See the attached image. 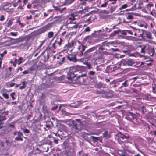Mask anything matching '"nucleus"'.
<instances>
[{
    "mask_svg": "<svg viewBox=\"0 0 156 156\" xmlns=\"http://www.w3.org/2000/svg\"><path fill=\"white\" fill-rule=\"evenodd\" d=\"M90 30L89 27H88L85 29L84 30V32H89Z\"/></svg>",
    "mask_w": 156,
    "mask_h": 156,
    "instance_id": "58",
    "label": "nucleus"
},
{
    "mask_svg": "<svg viewBox=\"0 0 156 156\" xmlns=\"http://www.w3.org/2000/svg\"><path fill=\"white\" fill-rule=\"evenodd\" d=\"M46 50H45L44 51L39 57L41 58L40 62L41 63L45 62L49 58V55L48 53L46 54L45 52Z\"/></svg>",
    "mask_w": 156,
    "mask_h": 156,
    "instance_id": "10",
    "label": "nucleus"
},
{
    "mask_svg": "<svg viewBox=\"0 0 156 156\" xmlns=\"http://www.w3.org/2000/svg\"><path fill=\"white\" fill-rule=\"evenodd\" d=\"M74 45L73 42L71 43H68L67 44H66L64 46V50L66 51L69 48L72 47Z\"/></svg>",
    "mask_w": 156,
    "mask_h": 156,
    "instance_id": "24",
    "label": "nucleus"
},
{
    "mask_svg": "<svg viewBox=\"0 0 156 156\" xmlns=\"http://www.w3.org/2000/svg\"><path fill=\"white\" fill-rule=\"evenodd\" d=\"M111 91H105L103 90H102L101 95L102 97H105L106 98H108L111 97V96L109 95L111 94Z\"/></svg>",
    "mask_w": 156,
    "mask_h": 156,
    "instance_id": "20",
    "label": "nucleus"
},
{
    "mask_svg": "<svg viewBox=\"0 0 156 156\" xmlns=\"http://www.w3.org/2000/svg\"><path fill=\"white\" fill-rule=\"evenodd\" d=\"M53 23L51 22L48 23L47 25L42 27L41 29L42 31L43 32L46 31L53 26Z\"/></svg>",
    "mask_w": 156,
    "mask_h": 156,
    "instance_id": "17",
    "label": "nucleus"
},
{
    "mask_svg": "<svg viewBox=\"0 0 156 156\" xmlns=\"http://www.w3.org/2000/svg\"><path fill=\"white\" fill-rule=\"evenodd\" d=\"M5 20V17L4 15H2L0 17V21H2Z\"/></svg>",
    "mask_w": 156,
    "mask_h": 156,
    "instance_id": "61",
    "label": "nucleus"
},
{
    "mask_svg": "<svg viewBox=\"0 0 156 156\" xmlns=\"http://www.w3.org/2000/svg\"><path fill=\"white\" fill-rule=\"evenodd\" d=\"M76 0H65L62 3V6H68L73 3Z\"/></svg>",
    "mask_w": 156,
    "mask_h": 156,
    "instance_id": "21",
    "label": "nucleus"
},
{
    "mask_svg": "<svg viewBox=\"0 0 156 156\" xmlns=\"http://www.w3.org/2000/svg\"><path fill=\"white\" fill-rule=\"evenodd\" d=\"M53 7L54 9V10L55 11H59L60 10V7L59 6H53Z\"/></svg>",
    "mask_w": 156,
    "mask_h": 156,
    "instance_id": "48",
    "label": "nucleus"
},
{
    "mask_svg": "<svg viewBox=\"0 0 156 156\" xmlns=\"http://www.w3.org/2000/svg\"><path fill=\"white\" fill-rule=\"evenodd\" d=\"M68 19L70 20H76V19L74 17V15L73 14H71Z\"/></svg>",
    "mask_w": 156,
    "mask_h": 156,
    "instance_id": "38",
    "label": "nucleus"
},
{
    "mask_svg": "<svg viewBox=\"0 0 156 156\" xmlns=\"http://www.w3.org/2000/svg\"><path fill=\"white\" fill-rule=\"evenodd\" d=\"M13 23L12 21L11 20H9V22L7 23L8 27H9L11 26Z\"/></svg>",
    "mask_w": 156,
    "mask_h": 156,
    "instance_id": "50",
    "label": "nucleus"
},
{
    "mask_svg": "<svg viewBox=\"0 0 156 156\" xmlns=\"http://www.w3.org/2000/svg\"><path fill=\"white\" fill-rule=\"evenodd\" d=\"M64 41L62 38L58 37L55 42L52 44V48L54 49H56L57 47L61 46L62 44H63Z\"/></svg>",
    "mask_w": 156,
    "mask_h": 156,
    "instance_id": "8",
    "label": "nucleus"
},
{
    "mask_svg": "<svg viewBox=\"0 0 156 156\" xmlns=\"http://www.w3.org/2000/svg\"><path fill=\"white\" fill-rule=\"evenodd\" d=\"M26 18L27 20H29L32 19V16L31 15H30L29 16H27Z\"/></svg>",
    "mask_w": 156,
    "mask_h": 156,
    "instance_id": "54",
    "label": "nucleus"
},
{
    "mask_svg": "<svg viewBox=\"0 0 156 156\" xmlns=\"http://www.w3.org/2000/svg\"><path fill=\"white\" fill-rule=\"evenodd\" d=\"M72 127L78 131H81L82 128V123L79 119H76L72 121Z\"/></svg>",
    "mask_w": 156,
    "mask_h": 156,
    "instance_id": "4",
    "label": "nucleus"
},
{
    "mask_svg": "<svg viewBox=\"0 0 156 156\" xmlns=\"http://www.w3.org/2000/svg\"><path fill=\"white\" fill-rule=\"evenodd\" d=\"M149 45H145L141 48V53H143L144 54L145 51H147Z\"/></svg>",
    "mask_w": 156,
    "mask_h": 156,
    "instance_id": "26",
    "label": "nucleus"
},
{
    "mask_svg": "<svg viewBox=\"0 0 156 156\" xmlns=\"http://www.w3.org/2000/svg\"><path fill=\"white\" fill-rule=\"evenodd\" d=\"M45 126H46V127H47V128H48V129H50L51 128V125L48 124L47 123L46 124Z\"/></svg>",
    "mask_w": 156,
    "mask_h": 156,
    "instance_id": "64",
    "label": "nucleus"
},
{
    "mask_svg": "<svg viewBox=\"0 0 156 156\" xmlns=\"http://www.w3.org/2000/svg\"><path fill=\"white\" fill-rule=\"evenodd\" d=\"M10 34L12 36H16L17 35V32H11L10 33Z\"/></svg>",
    "mask_w": 156,
    "mask_h": 156,
    "instance_id": "59",
    "label": "nucleus"
},
{
    "mask_svg": "<svg viewBox=\"0 0 156 156\" xmlns=\"http://www.w3.org/2000/svg\"><path fill=\"white\" fill-rule=\"evenodd\" d=\"M23 58L22 57H20L18 59V64L19 65H20L21 63L22 62L21 61L22 60H23Z\"/></svg>",
    "mask_w": 156,
    "mask_h": 156,
    "instance_id": "57",
    "label": "nucleus"
},
{
    "mask_svg": "<svg viewBox=\"0 0 156 156\" xmlns=\"http://www.w3.org/2000/svg\"><path fill=\"white\" fill-rule=\"evenodd\" d=\"M144 30L140 29H136V31H134V35L135 36H137V33H139V36L142 38V40H145V36L144 35H143V33H144Z\"/></svg>",
    "mask_w": 156,
    "mask_h": 156,
    "instance_id": "12",
    "label": "nucleus"
},
{
    "mask_svg": "<svg viewBox=\"0 0 156 156\" xmlns=\"http://www.w3.org/2000/svg\"><path fill=\"white\" fill-rule=\"evenodd\" d=\"M147 52L150 56H152L154 55L155 51L153 48H151L149 46Z\"/></svg>",
    "mask_w": 156,
    "mask_h": 156,
    "instance_id": "22",
    "label": "nucleus"
},
{
    "mask_svg": "<svg viewBox=\"0 0 156 156\" xmlns=\"http://www.w3.org/2000/svg\"><path fill=\"white\" fill-rule=\"evenodd\" d=\"M135 64L134 60L130 58L122 59L120 62L121 66H133Z\"/></svg>",
    "mask_w": 156,
    "mask_h": 156,
    "instance_id": "5",
    "label": "nucleus"
},
{
    "mask_svg": "<svg viewBox=\"0 0 156 156\" xmlns=\"http://www.w3.org/2000/svg\"><path fill=\"white\" fill-rule=\"evenodd\" d=\"M58 108V106L57 105H56L53 107L51 109L52 110H55L57 109Z\"/></svg>",
    "mask_w": 156,
    "mask_h": 156,
    "instance_id": "63",
    "label": "nucleus"
},
{
    "mask_svg": "<svg viewBox=\"0 0 156 156\" xmlns=\"http://www.w3.org/2000/svg\"><path fill=\"white\" fill-rule=\"evenodd\" d=\"M102 90H97L95 92V93L97 94H99L101 95L102 93Z\"/></svg>",
    "mask_w": 156,
    "mask_h": 156,
    "instance_id": "55",
    "label": "nucleus"
},
{
    "mask_svg": "<svg viewBox=\"0 0 156 156\" xmlns=\"http://www.w3.org/2000/svg\"><path fill=\"white\" fill-rule=\"evenodd\" d=\"M136 9V4H134V5L132 6V7L130 8L129 9H127L126 10V11H133L135 10Z\"/></svg>",
    "mask_w": 156,
    "mask_h": 156,
    "instance_id": "32",
    "label": "nucleus"
},
{
    "mask_svg": "<svg viewBox=\"0 0 156 156\" xmlns=\"http://www.w3.org/2000/svg\"><path fill=\"white\" fill-rule=\"evenodd\" d=\"M87 48L86 46H84L83 44H81V45L78 47V49L79 50L78 53L80 56H83L84 55V51L85 49Z\"/></svg>",
    "mask_w": 156,
    "mask_h": 156,
    "instance_id": "11",
    "label": "nucleus"
},
{
    "mask_svg": "<svg viewBox=\"0 0 156 156\" xmlns=\"http://www.w3.org/2000/svg\"><path fill=\"white\" fill-rule=\"evenodd\" d=\"M104 137L109 138L110 137V135L108 133V132L107 131H105L103 134Z\"/></svg>",
    "mask_w": 156,
    "mask_h": 156,
    "instance_id": "31",
    "label": "nucleus"
},
{
    "mask_svg": "<svg viewBox=\"0 0 156 156\" xmlns=\"http://www.w3.org/2000/svg\"><path fill=\"white\" fill-rule=\"evenodd\" d=\"M87 68L89 69H90L92 67L91 65L90 64L87 63L86 65Z\"/></svg>",
    "mask_w": 156,
    "mask_h": 156,
    "instance_id": "56",
    "label": "nucleus"
},
{
    "mask_svg": "<svg viewBox=\"0 0 156 156\" xmlns=\"http://www.w3.org/2000/svg\"><path fill=\"white\" fill-rule=\"evenodd\" d=\"M129 136H126L124 134H121L120 136V138L123 139H127L129 138Z\"/></svg>",
    "mask_w": 156,
    "mask_h": 156,
    "instance_id": "40",
    "label": "nucleus"
},
{
    "mask_svg": "<svg viewBox=\"0 0 156 156\" xmlns=\"http://www.w3.org/2000/svg\"><path fill=\"white\" fill-rule=\"evenodd\" d=\"M82 67L80 66H77L75 67L73 69L70 70L67 73V76H62L61 77V80L63 83H67L69 81H72V78L73 77L76 76V72L81 71Z\"/></svg>",
    "mask_w": 156,
    "mask_h": 156,
    "instance_id": "1",
    "label": "nucleus"
},
{
    "mask_svg": "<svg viewBox=\"0 0 156 156\" xmlns=\"http://www.w3.org/2000/svg\"><path fill=\"white\" fill-rule=\"evenodd\" d=\"M5 143L3 142L0 141V146L1 147H3L4 146V144Z\"/></svg>",
    "mask_w": 156,
    "mask_h": 156,
    "instance_id": "60",
    "label": "nucleus"
},
{
    "mask_svg": "<svg viewBox=\"0 0 156 156\" xmlns=\"http://www.w3.org/2000/svg\"><path fill=\"white\" fill-rule=\"evenodd\" d=\"M7 119L6 117L3 115H0V122H2V121L6 120Z\"/></svg>",
    "mask_w": 156,
    "mask_h": 156,
    "instance_id": "42",
    "label": "nucleus"
},
{
    "mask_svg": "<svg viewBox=\"0 0 156 156\" xmlns=\"http://www.w3.org/2000/svg\"><path fill=\"white\" fill-rule=\"evenodd\" d=\"M22 130L23 131V133H30V130L27 129L26 128H23L22 129Z\"/></svg>",
    "mask_w": 156,
    "mask_h": 156,
    "instance_id": "41",
    "label": "nucleus"
},
{
    "mask_svg": "<svg viewBox=\"0 0 156 156\" xmlns=\"http://www.w3.org/2000/svg\"><path fill=\"white\" fill-rule=\"evenodd\" d=\"M108 4V2H105L104 3L102 4L101 5V7H106Z\"/></svg>",
    "mask_w": 156,
    "mask_h": 156,
    "instance_id": "52",
    "label": "nucleus"
},
{
    "mask_svg": "<svg viewBox=\"0 0 156 156\" xmlns=\"http://www.w3.org/2000/svg\"><path fill=\"white\" fill-rule=\"evenodd\" d=\"M135 62V64L133 65V66L138 68H142L144 69L145 68V66H146V65H145V63L137 61H136Z\"/></svg>",
    "mask_w": 156,
    "mask_h": 156,
    "instance_id": "18",
    "label": "nucleus"
},
{
    "mask_svg": "<svg viewBox=\"0 0 156 156\" xmlns=\"http://www.w3.org/2000/svg\"><path fill=\"white\" fill-rule=\"evenodd\" d=\"M101 13H102L105 14H108L110 13L109 11L105 10H101Z\"/></svg>",
    "mask_w": 156,
    "mask_h": 156,
    "instance_id": "44",
    "label": "nucleus"
},
{
    "mask_svg": "<svg viewBox=\"0 0 156 156\" xmlns=\"http://www.w3.org/2000/svg\"><path fill=\"white\" fill-rule=\"evenodd\" d=\"M90 137L94 142H96L99 140V137H96L94 136H91Z\"/></svg>",
    "mask_w": 156,
    "mask_h": 156,
    "instance_id": "34",
    "label": "nucleus"
},
{
    "mask_svg": "<svg viewBox=\"0 0 156 156\" xmlns=\"http://www.w3.org/2000/svg\"><path fill=\"white\" fill-rule=\"evenodd\" d=\"M107 73H110L114 71V68L113 67L109 66L107 67L106 69Z\"/></svg>",
    "mask_w": 156,
    "mask_h": 156,
    "instance_id": "30",
    "label": "nucleus"
},
{
    "mask_svg": "<svg viewBox=\"0 0 156 156\" xmlns=\"http://www.w3.org/2000/svg\"><path fill=\"white\" fill-rule=\"evenodd\" d=\"M26 82L25 81L23 82H22V86L20 87V89H24L26 86Z\"/></svg>",
    "mask_w": 156,
    "mask_h": 156,
    "instance_id": "39",
    "label": "nucleus"
},
{
    "mask_svg": "<svg viewBox=\"0 0 156 156\" xmlns=\"http://www.w3.org/2000/svg\"><path fill=\"white\" fill-rule=\"evenodd\" d=\"M37 69V66L36 65H34L29 68L28 69L30 71H34L35 70H36Z\"/></svg>",
    "mask_w": 156,
    "mask_h": 156,
    "instance_id": "28",
    "label": "nucleus"
},
{
    "mask_svg": "<svg viewBox=\"0 0 156 156\" xmlns=\"http://www.w3.org/2000/svg\"><path fill=\"white\" fill-rule=\"evenodd\" d=\"M54 33L52 32H49L48 33V37L49 38H51L53 36Z\"/></svg>",
    "mask_w": 156,
    "mask_h": 156,
    "instance_id": "45",
    "label": "nucleus"
},
{
    "mask_svg": "<svg viewBox=\"0 0 156 156\" xmlns=\"http://www.w3.org/2000/svg\"><path fill=\"white\" fill-rule=\"evenodd\" d=\"M126 19L123 21V23H128L131 22V20L133 19V14L131 13H127L126 14Z\"/></svg>",
    "mask_w": 156,
    "mask_h": 156,
    "instance_id": "13",
    "label": "nucleus"
},
{
    "mask_svg": "<svg viewBox=\"0 0 156 156\" xmlns=\"http://www.w3.org/2000/svg\"><path fill=\"white\" fill-rule=\"evenodd\" d=\"M57 59H58V61L59 64H62L64 61L65 60V57L63 56L62 55H59L57 57Z\"/></svg>",
    "mask_w": 156,
    "mask_h": 156,
    "instance_id": "23",
    "label": "nucleus"
},
{
    "mask_svg": "<svg viewBox=\"0 0 156 156\" xmlns=\"http://www.w3.org/2000/svg\"><path fill=\"white\" fill-rule=\"evenodd\" d=\"M146 6L148 10H150L151 8L154 7L153 3L151 2L147 5Z\"/></svg>",
    "mask_w": 156,
    "mask_h": 156,
    "instance_id": "27",
    "label": "nucleus"
},
{
    "mask_svg": "<svg viewBox=\"0 0 156 156\" xmlns=\"http://www.w3.org/2000/svg\"><path fill=\"white\" fill-rule=\"evenodd\" d=\"M13 134L14 135H17V136L14 139V140L16 141H23V139L22 138V137L24 138H27L26 137L23 136V134L20 131H19L17 132H14L13 133Z\"/></svg>",
    "mask_w": 156,
    "mask_h": 156,
    "instance_id": "9",
    "label": "nucleus"
},
{
    "mask_svg": "<svg viewBox=\"0 0 156 156\" xmlns=\"http://www.w3.org/2000/svg\"><path fill=\"white\" fill-rule=\"evenodd\" d=\"M28 2V0H23V6H24Z\"/></svg>",
    "mask_w": 156,
    "mask_h": 156,
    "instance_id": "62",
    "label": "nucleus"
},
{
    "mask_svg": "<svg viewBox=\"0 0 156 156\" xmlns=\"http://www.w3.org/2000/svg\"><path fill=\"white\" fill-rule=\"evenodd\" d=\"M11 7V3H9V2H6L3 5L2 7V9L5 8H7L6 7V6Z\"/></svg>",
    "mask_w": 156,
    "mask_h": 156,
    "instance_id": "35",
    "label": "nucleus"
},
{
    "mask_svg": "<svg viewBox=\"0 0 156 156\" xmlns=\"http://www.w3.org/2000/svg\"><path fill=\"white\" fill-rule=\"evenodd\" d=\"M77 74L76 76L73 77L72 82L73 83L77 84H81L84 83L86 79H84L83 77H86V74H84L77 76Z\"/></svg>",
    "mask_w": 156,
    "mask_h": 156,
    "instance_id": "3",
    "label": "nucleus"
},
{
    "mask_svg": "<svg viewBox=\"0 0 156 156\" xmlns=\"http://www.w3.org/2000/svg\"><path fill=\"white\" fill-rule=\"evenodd\" d=\"M146 19L147 20H151L152 21H153L154 20V18H153L151 16H147L146 17Z\"/></svg>",
    "mask_w": 156,
    "mask_h": 156,
    "instance_id": "46",
    "label": "nucleus"
},
{
    "mask_svg": "<svg viewBox=\"0 0 156 156\" xmlns=\"http://www.w3.org/2000/svg\"><path fill=\"white\" fill-rule=\"evenodd\" d=\"M126 32L129 34H130L131 35L133 34V33H134V30H133L132 31L131 30H127Z\"/></svg>",
    "mask_w": 156,
    "mask_h": 156,
    "instance_id": "53",
    "label": "nucleus"
},
{
    "mask_svg": "<svg viewBox=\"0 0 156 156\" xmlns=\"http://www.w3.org/2000/svg\"><path fill=\"white\" fill-rule=\"evenodd\" d=\"M144 32L143 35L145 36V40L146 38L150 40L153 39L152 33L150 32L144 30Z\"/></svg>",
    "mask_w": 156,
    "mask_h": 156,
    "instance_id": "15",
    "label": "nucleus"
},
{
    "mask_svg": "<svg viewBox=\"0 0 156 156\" xmlns=\"http://www.w3.org/2000/svg\"><path fill=\"white\" fill-rule=\"evenodd\" d=\"M106 41L102 43L101 44H99L98 45L99 46L98 49L92 55V56L95 57L94 58V59L95 61L97 60L101 59L103 58V55L105 48H103L102 46L103 44H104Z\"/></svg>",
    "mask_w": 156,
    "mask_h": 156,
    "instance_id": "2",
    "label": "nucleus"
},
{
    "mask_svg": "<svg viewBox=\"0 0 156 156\" xmlns=\"http://www.w3.org/2000/svg\"><path fill=\"white\" fill-rule=\"evenodd\" d=\"M6 12L8 13L12 14L13 12V8L9 9L8 8H5L3 9Z\"/></svg>",
    "mask_w": 156,
    "mask_h": 156,
    "instance_id": "29",
    "label": "nucleus"
},
{
    "mask_svg": "<svg viewBox=\"0 0 156 156\" xmlns=\"http://www.w3.org/2000/svg\"><path fill=\"white\" fill-rule=\"evenodd\" d=\"M95 0H84L82 2V5H85L86 4V2H94ZM99 0H97V2H98Z\"/></svg>",
    "mask_w": 156,
    "mask_h": 156,
    "instance_id": "36",
    "label": "nucleus"
},
{
    "mask_svg": "<svg viewBox=\"0 0 156 156\" xmlns=\"http://www.w3.org/2000/svg\"><path fill=\"white\" fill-rule=\"evenodd\" d=\"M95 74V72L92 71H90L88 73V75L90 76H94Z\"/></svg>",
    "mask_w": 156,
    "mask_h": 156,
    "instance_id": "49",
    "label": "nucleus"
},
{
    "mask_svg": "<svg viewBox=\"0 0 156 156\" xmlns=\"http://www.w3.org/2000/svg\"><path fill=\"white\" fill-rule=\"evenodd\" d=\"M73 23L75 24L72 26L71 27L72 28L76 29L77 28L79 29L81 28L82 27V26L81 25H80V23Z\"/></svg>",
    "mask_w": 156,
    "mask_h": 156,
    "instance_id": "25",
    "label": "nucleus"
},
{
    "mask_svg": "<svg viewBox=\"0 0 156 156\" xmlns=\"http://www.w3.org/2000/svg\"><path fill=\"white\" fill-rule=\"evenodd\" d=\"M98 47V46L96 45L90 48L84 52L83 56L87 59L91 58L92 55L90 54V53L96 50Z\"/></svg>",
    "mask_w": 156,
    "mask_h": 156,
    "instance_id": "7",
    "label": "nucleus"
},
{
    "mask_svg": "<svg viewBox=\"0 0 156 156\" xmlns=\"http://www.w3.org/2000/svg\"><path fill=\"white\" fill-rule=\"evenodd\" d=\"M140 8L142 9V10L144 12L146 13H147V8H144V7H140Z\"/></svg>",
    "mask_w": 156,
    "mask_h": 156,
    "instance_id": "51",
    "label": "nucleus"
},
{
    "mask_svg": "<svg viewBox=\"0 0 156 156\" xmlns=\"http://www.w3.org/2000/svg\"><path fill=\"white\" fill-rule=\"evenodd\" d=\"M128 80H125L124 82L122 84V86L124 87H127L129 85V83H128Z\"/></svg>",
    "mask_w": 156,
    "mask_h": 156,
    "instance_id": "37",
    "label": "nucleus"
},
{
    "mask_svg": "<svg viewBox=\"0 0 156 156\" xmlns=\"http://www.w3.org/2000/svg\"><path fill=\"white\" fill-rule=\"evenodd\" d=\"M144 98L147 100L151 101H154L156 100V98L152 97L150 94H147L143 96Z\"/></svg>",
    "mask_w": 156,
    "mask_h": 156,
    "instance_id": "16",
    "label": "nucleus"
},
{
    "mask_svg": "<svg viewBox=\"0 0 156 156\" xmlns=\"http://www.w3.org/2000/svg\"><path fill=\"white\" fill-rule=\"evenodd\" d=\"M15 95V92H13L10 95V96L12 98L13 100H15L16 99V98L14 97Z\"/></svg>",
    "mask_w": 156,
    "mask_h": 156,
    "instance_id": "43",
    "label": "nucleus"
},
{
    "mask_svg": "<svg viewBox=\"0 0 156 156\" xmlns=\"http://www.w3.org/2000/svg\"><path fill=\"white\" fill-rule=\"evenodd\" d=\"M135 115L131 112H129L126 115V118L128 120L132 122L134 125L138 124L137 119L135 117Z\"/></svg>",
    "mask_w": 156,
    "mask_h": 156,
    "instance_id": "6",
    "label": "nucleus"
},
{
    "mask_svg": "<svg viewBox=\"0 0 156 156\" xmlns=\"http://www.w3.org/2000/svg\"><path fill=\"white\" fill-rule=\"evenodd\" d=\"M7 89L3 88L1 90V93L5 99H8L9 97L8 94L7 93Z\"/></svg>",
    "mask_w": 156,
    "mask_h": 156,
    "instance_id": "19",
    "label": "nucleus"
},
{
    "mask_svg": "<svg viewBox=\"0 0 156 156\" xmlns=\"http://www.w3.org/2000/svg\"><path fill=\"white\" fill-rule=\"evenodd\" d=\"M66 57L69 61L73 62H76L78 60L76 58V56L75 55L69 54Z\"/></svg>",
    "mask_w": 156,
    "mask_h": 156,
    "instance_id": "14",
    "label": "nucleus"
},
{
    "mask_svg": "<svg viewBox=\"0 0 156 156\" xmlns=\"http://www.w3.org/2000/svg\"><path fill=\"white\" fill-rule=\"evenodd\" d=\"M129 7L128 5L127 4H125L122 5L119 8L120 10H122V9H125Z\"/></svg>",
    "mask_w": 156,
    "mask_h": 156,
    "instance_id": "33",
    "label": "nucleus"
},
{
    "mask_svg": "<svg viewBox=\"0 0 156 156\" xmlns=\"http://www.w3.org/2000/svg\"><path fill=\"white\" fill-rule=\"evenodd\" d=\"M66 7H64L62 9L60 8L59 12L61 13H62L64 11H66Z\"/></svg>",
    "mask_w": 156,
    "mask_h": 156,
    "instance_id": "47",
    "label": "nucleus"
}]
</instances>
